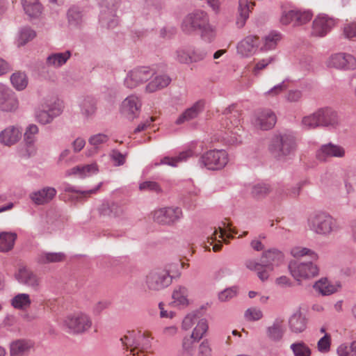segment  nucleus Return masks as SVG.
<instances>
[{"label":"nucleus","instance_id":"obj_31","mask_svg":"<svg viewBox=\"0 0 356 356\" xmlns=\"http://www.w3.org/2000/svg\"><path fill=\"white\" fill-rule=\"evenodd\" d=\"M193 154V151L191 149H188L181 152L177 156L172 157L165 156L161 159L159 163H155V165H168L171 167H177L179 163L184 162L188 159L192 157Z\"/></svg>","mask_w":356,"mask_h":356},{"label":"nucleus","instance_id":"obj_26","mask_svg":"<svg viewBox=\"0 0 356 356\" xmlns=\"http://www.w3.org/2000/svg\"><path fill=\"white\" fill-rule=\"evenodd\" d=\"M22 137V131L18 127L9 126L0 133V143L6 146L17 143Z\"/></svg>","mask_w":356,"mask_h":356},{"label":"nucleus","instance_id":"obj_3","mask_svg":"<svg viewBox=\"0 0 356 356\" xmlns=\"http://www.w3.org/2000/svg\"><path fill=\"white\" fill-rule=\"evenodd\" d=\"M307 229L315 234L327 237L340 229L338 220L329 213L316 211L310 213L307 219Z\"/></svg>","mask_w":356,"mask_h":356},{"label":"nucleus","instance_id":"obj_2","mask_svg":"<svg viewBox=\"0 0 356 356\" xmlns=\"http://www.w3.org/2000/svg\"><path fill=\"white\" fill-rule=\"evenodd\" d=\"M284 258L281 251L273 248L263 252L260 262L249 259L245 261V266L248 269L255 271L259 280L264 282L268 279L270 273L283 263Z\"/></svg>","mask_w":356,"mask_h":356},{"label":"nucleus","instance_id":"obj_5","mask_svg":"<svg viewBox=\"0 0 356 356\" xmlns=\"http://www.w3.org/2000/svg\"><path fill=\"white\" fill-rule=\"evenodd\" d=\"M90 316L82 312L68 314L63 321V327L69 334H81L88 332L92 327Z\"/></svg>","mask_w":356,"mask_h":356},{"label":"nucleus","instance_id":"obj_35","mask_svg":"<svg viewBox=\"0 0 356 356\" xmlns=\"http://www.w3.org/2000/svg\"><path fill=\"white\" fill-rule=\"evenodd\" d=\"M66 15L68 24L71 27H79L83 23V11L76 6H71L67 10Z\"/></svg>","mask_w":356,"mask_h":356},{"label":"nucleus","instance_id":"obj_51","mask_svg":"<svg viewBox=\"0 0 356 356\" xmlns=\"http://www.w3.org/2000/svg\"><path fill=\"white\" fill-rule=\"evenodd\" d=\"M291 254L294 257H300L308 255L313 261H316L318 258V254L316 252L309 248L302 247H295L292 248Z\"/></svg>","mask_w":356,"mask_h":356},{"label":"nucleus","instance_id":"obj_33","mask_svg":"<svg viewBox=\"0 0 356 356\" xmlns=\"http://www.w3.org/2000/svg\"><path fill=\"white\" fill-rule=\"evenodd\" d=\"M171 82V79L166 74L156 76L145 87L147 92H154L167 87Z\"/></svg>","mask_w":356,"mask_h":356},{"label":"nucleus","instance_id":"obj_53","mask_svg":"<svg viewBox=\"0 0 356 356\" xmlns=\"http://www.w3.org/2000/svg\"><path fill=\"white\" fill-rule=\"evenodd\" d=\"M208 330V324L206 319H200L192 332V337L195 340H200Z\"/></svg>","mask_w":356,"mask_h":356},{"label":"nucleus","instance_id":"obj_54","mask_svg":"<svg viewBox=\"0 0 356 356\" xmlns=\"http://www.w3.org/2000/svg\"><path fill=\"white\" fill-rule=\"evenodd\" d=\"M270 191V186L264 183H259L253 186L252 189V194L254 197L260 198L263 197Z\"/></svg>","mask_w":356,"mask_h":356},{"label":"nucleus","instance_id":"obj_41","mask_svg":"<svg viewBox=\"0 0 356 356\" xmlns=\"http://www.w3.org/2000/svg\"><path fill=\"white\" fill-rule=\"evenodd\" d=\"M80 108L83 115L87 118H90L96 113V102L92 97H85L80 103Z\"/></svg>","mask_w":356,"mask_h":356},{"label":"nucleus","instance_id":"obj_22","mask_svg":"<svg viewBox=\"0 0 356 356\" xmlns=\"http://www.w3.org/2000/svg\"><path fill=\"white\" fill-rule=\"evenodd\" d=\"M240 124V119H236L234 122L230 121L229 123H228L227 120H225V122L222 123V125L227 129L228 132L226 133L227 136L225 139L229 144L238 145L241 143V132H243V131L239 127Z\"/></svg>","mask_w":356,"mask_h":356},{"label":"nucleus","instance_id":"obj_16","mask_svg":"<svg viewBox=\"0 0 356 356\" xmlns=\"http://www.w3.org/2000/svg\"><path fill=\"white\" fill-rule=\"evenodd\" d=\"M336 22L326 15H318L312 23V35L324 37L335 26Z\"/></svg>","mask_w":356,"mask_h":356},{"label":"nucleus","instance_id":"obj_62","mask_svg":"<svg viewBox=\"0 0 356 356\" xmlns=\"http://www.w3.org/2000/svg\"><path fill=\"white\" fill-rule=\"evenodd\" d=\"M108 140V136L104 134H98L92 136L89 140V143L95 148H98V147L106 143Z\"/></svg>","mask_w":356,"mask_h":356},{"label":"nucleus","instance_id":"obj_59","mask_svg":"<svg viewBox=\"0 0 356 356\" xmlns=\"http://www.w3.org/2000/svg\"><path fill=\"white\" fill-rule=\"evenodd\" d=\"M197 341L198 340H195L193 337H192V334L190 337L184 338L182 341L183 356H192L193 343Z\"/></svg>","mask_w":356,"mask_h":356},{"label":"nucleus","instance_id":"obj_37","mask_svg":"<svg viewBox=\"0 0 356 356\" xmlns=\"http://www.w3.org/2000/svg\"><path fill=\"white\" fill-rule=\"evenodd\" d=\"M65 255L63 252H42L38 254L35 260L39 264L58 263L64 261Z\"/></svg>","mask_w":356,"mask_h":356},{"label":"nucleus","instance_id":"obj_25","mask_svg":"<svg viewBox=\"0 0 356 356\" xmlns=\"http://www.w3.org/2000/svg\"><path fill=\"white\" fill-rule=\"evenodd\" d=\"M285 328L284 321L282 318H275L272 325L268 326L266 329L267 338L273 342L280 341L284 335Z\"/></svg>","mask_w":356,"mask_h":356},{"label":"nucleus","instance_id":"obj_30","mask_svg":"<svg viewBox=\"0 0 356 356\" xmlns=\"http://www.w3.org/2000/svg\"><path fill=\"white\" fill-rule=\"evenodd\" d=\"M140 337V331L131 330L127 331L120 339L122 345L128 350L129 349L130 354L135 355L136 354L137 339Z\"/></svg>","mask_w":356,"mask_h":356},{"label":"nucleus","instance_id":"obj_12","mask_svg":"<svg viewBox=\"0 0 356 356\" xmlns=\"http://www.w3.org/2000/svg\"><path fill=\"white\" fill-rule=\"evenodd\" d=\"M172 280L169 272L165 269H158L150 272L147 276L146 284L149 289L159 291L168 286Z\"/></svg>","mask_w":356,"mask_h":356},{"label":"nucleus","instance_id":"obj_21","mask_svg":"<svg viewBox=\"0 0 356 356\" xmlns=\"http://www.w3.org/2000/svg\"><path fill=\"white\" fill-rule=\"evenodd\" d=\"M55 188L45 186L29 194L30 200L35 205H44L49 203L56 195Z\"/></svg>","mask_w":356,"mask_h":356},{"label":"nucleus","instance_id":"obj_20","mask_svg":"<svg viewBox=\"0 0 356 356\" xmlns=\"http://www.w3.org/2000/svg\"><path fill=\"white\" fill-rule=\"evenodd\" d=\"M142 104L140 98L131 95L124 99L121 105V113L129 120L138 117Z\"/></svg>","mask_w":356,"mask_h":356},{"label":"nucleus","instance_id":"obj_11","mask_svg":"<svg viewBox=\"0 0 356 356\" xmlns=\"http://www.w3.org/2000/svg\"><path fill=\"white\" fill-rule=\"evenodd\" d=\"M182 216V210L177 207L161 208L153 212L154 221L163 225H173Z\"/></svg>","mask_w":356,"mask_h":356},{"label":"nucleus","instance_id":"obj_57","mask_svg":"<svg viewBox=\"0 0 356 356\" xmlns=\"http://www.w3.org/2000/svg\"><path fill=\"white\" fill-rule=\"evenodd\" d=\"M39 129L37 125L30 124L26 128L24 133V141L25 143H32L36 140V135L38 134Z\"/></svg>","mask_w":356,"mask_h":356},{"label":"nucleus","instance_id":"obj_45","mask_svg":"<svg viewBox=\"0 0 356 356\" xmlns=\"http://www.w3.org/2000/svg\"><path fill=\"white\" fill-rule=\"evenodd\" d=\"M10 81L13 86L19 91L26 88L28 84L26 75L21 72L13 73L10 76Z\"/></svg>","mask_w":356,"mask_h":356},{"label":"nucleus","instance_id":"obj_58","mask_svg":"<svg viewBox=\"0 0 356 356\" xmlns=\"http://www.w3.org/2000/svg\"><path fill=\"white\" fill-rule=\"evenodd\" d=\"M176 59L181 63L188 64L191 63V57L190 56V48H179L176 52Z\"/></svg>","mask_w":356,"mask_h":356},{"label":"nucleus","instance_id":"obj_55","mask_svg":"<svg viewBox=\"0 0 356 356\" xmlns=\"http://www.w3.org/2000/svg\"><path fill=\"white\" fill-rule=\"evenodd\" d=\"M238 293L237 286L227 288L218 293V300L220 302H227L236 297Z\"/></svg>","mask_w":356,"mask_h":356},{"label":"nucleus","instance_id":"obj_47","mask_svg":"<svg viewBox=\"0 0 356 356\" xmlns=\"http://www.w3.org/2000/svg\"><path fill=\"white\" fill-rule=\"evenodd\" d=\"M187 296V289L184 286H179L172 293L174 302L177 305H186L188 304Z\"/></svg>","mask_w":356,"mask_h":356},{"label":"nucleus","instance_id":"obj_18","mask_svg":"<svg viewBox=\"0 0 356 356\" xmlns=\"http://www.w3.org/2000/svg\"><path fill=\"white\" fill-rule=\"evenodd\" d=\"M328 66L341 70H355L356 68V58L349 54H335L330 57Z\"/></svg>","mask_w":356,"mask_h":356},{"label":"nucleus","instance_id":"obj_1","mask_svg":"<svg viewBox=\"0 0 356 356\" xmlns=\"http://www.w3.org/2000/svg\"><path fill=\"white\" fill-rule=\"evenodd\" d=\"M181 29L188 35L198 30L201 32L202 37L208 42H211L216 36L215 29L209 24L207 13L201 10H196L186 15L181 22Z\"/></svg>","mask_w":356,"mask_h":356},{"label":"nucleus","instance_id":"obj_40","mask_svg":"<svg viewBox=\"0 0 356 356\" xmlns=\"http://www.w3.org/2000/svg\"><path fill=\"white\" fill-rule=\"evenodd\" d=\"M10 304L15 309L26 310L31 306V300L27 293H18L11 299Z\"/></svg>","mask_w":356,"mask_h":356},{"label":"nucleus","instance_id":"obj_38","mask_svg":"<svg viewBox=\"0 0 356 356\" xmlns=\"http://www.w3.org/2000/svg\"><path fill=\"white\" fill-rule=\"evenodd\" d=\"M17 234L13 232L0 233V252H8L13 249Z\"/></svg>","mask_w":356,"mask_h":356},{"label":"nucleus","instance_id":"obj_36","mask_svg":"<svg viewBox=\"0 0 356 356\" xmlns=\"http://www.w3.org/2000/svg\"><path fill=\"white\" fill-rule=\"evenodd\" d=\"M100 214L108 217H120L124 213V208L120 204L112 203H104L99 208Z\"/></svg>","mask_w":356,"mask_h":356},{"label":"nucleus","instance_id":"obj_8","mask_svg":"<svg viewBox=\"0 0 356 356\" xmlns=\"http://www.w3.org/2000/svg\"><path fill=\"white\" fill-rule=\"evenodd\" d=\"M291 275L298 281L301 278L309 279L318 275L319 268L312 261L300 262L291 261L289 264Z\"/></svg>","mask_w":356,"mask_h":356},{"label":"nucleus","instance_id":"obj_9","mask_svg":"<svg viewBox=\"0 0 356 356\" xmlns=\"http://www.w3.org/2000/svg\"><path fill=\"white\" fill-rule=\"evenodd\" d=\"M60 113L61 109L55 102L47 100L35 109V117L38 122L44 125L51 123Z\"/></svg>","mask_w":356,"mask_h":356},{"label":"nucleus","instance_id":"obj_42","mask_svg":"<svg viewBox=\"0 0 356 356\" xmlns=\"http://www.w3.org/2000/svg\"><path fill=\"white\" fill-rule=\"evenodd\" d=\"M314 288L323 296H329L337 291V287L331 284L327 278H322L317 281Z\"/></svg>","mask_w":356,"mask_h":356},{"label":"nucleus","instance_id":"obj_43","mask_svg":"<svg viewBox=\"0 0 356 356\" xmlns=\"http://www.w3.org/2000/svg\"><path fill=\"white\" fill-rule=\"evenodd\" d=\"M153 337L150 336L148 332L140 331V337L137 339V348L138 354L139 352L145 353L149 352L152 348V341Z\"/></svg>","mask_w":356,"mask_h":356},{"label":"nucleus","instance_id":"obj_4","mask_svg":"<svg viewBox=\"0 0 356 356\" xmlns=\"http://www.w3.org/2000/svg\"><path fill=\"white\" fill-rule=\"evenodd\" d=\"M297 146L295 134L291 131H285L273 135L268 149L275 157L281 159L294 154Z\"/></svg>","mask_w":356,"mask_h":356},{"label":"nucleus","instance_id":"obj_56","mask_svg":"<svg viewBox=\"0 0 356 356\" xmlns=\"http://www.w3.org/2000/svg\"><path fill=\"white\" fill-rule=\"evenodd\" d=\"M244 316L248 321H256L263 318V312L257 307H250L245 312Z\"/></svg>","mask_w":356,"mask_h":356},{"label":"nucleus","instance_id":"obj_64","mask_svg":"<svg viewBox=\"0 0 356 356\" xmlns=\"http://www.w3.org/2000/svg\"><path fill=\"white\" fill-rule=\"evenodd\" d=\"M212 350L207 340H204L198 348L197 356H211Z\"/></svg>","mask_w":356,"mask_h":356},{"label":"nucleus","instance_id":"obj_60","mask_svg":"<svg viewBox=\"0 0 356 356\" xmlns=\"http://www.w3.org/2000/svg\"><path fill=\"white\" fill-rule=\"evenodd\" d=\"M102 183L100 182L95 188L88 190V191H77L74 188V187L69 184H65L63 190L65 192H74L76 193H80L84 196H86L88 195L95 194L97 192V191L102 186Z\"/></svg>","mask_w":356,"mask_h":356},{"label":"nucleus","instance_id":"obj_50","mask_svg":"<svg viewBox=\"0 0 356 356\" xmlns=\"http://www.w3.org/2000/svg\"><path fill=\"white\" fill-rule=\"evenodd\" d=\"M339 356H356V341L341 344L337 348Z\"/></svg>","mask_w":356,"mask_h":356},{"label":"nucleus","instance_id":"obj_19","mask_svg":"<svg viewBox=\"0 0 356 356\" xmlns=\"http://www.w3.org/2000/svg\"><path fill=\"white\" fill-rule=\"evenodd\" d=\"M345 154L346 151L342 146L329 143L320 147L316 152V157L320 161H326L332 157L343 158Z\"/></svg>","mask_w":356,"mask_h":356},{"label":"nucleus","instance_id":"obj_32","mask_svg":"<svg viewBox=\"0 0 356 356\" xmlns=\"http://www.w3.org/2000/svg\"><path fill=\"white\" fill-rule=\"evenodd\" d=\"M71 55L70 51L51 54L46 59V65L49 67L58 68L67 63Z\"/></svg>","mask_w":356,"mask_h":356},{"label":"nucleus","instance_id":"obj_48","mask_svg":"<svg viewBox=\"0 0 356 356\" xmlns=\"http://www.w3.org/2000/svg\"><path fill=\"white\" fill-rule=\"evenodd\" d=\"M280 39L281 35L280 33L276 31L270 33L265 37L264 47H261V49L268 51L275 49Z\"/></svg>","mask_w":356,"mask_h":356},{"label":"nucleus","instance_id":"obj_7","mask_svg":"<svg viewBox=\"0 0 356 356\" xmlns=\"http://www.w3.org/2000/svg\"><path fill=\"white\" fill-rule=\"evenodd\" d=\"M228 154L224 149H212L204 153L199 159V165L209 170L222 169L228 163Z\"/></svg>","mask_w":356,"mask_h":356},{"label":"nucleus","instance_id":"obj_14","mask_svg":"<svg viewBox=\"0 0 356 356\" xmlns=\"http://www.w3.org/2000/svg\"><path fill=\"white\" fill-rule=\"evenodd\" d=\"M15 278L19 283L30 287L37 291L40 286V279L36 273L26 266H20L15 273Z\"/></svg>","mask_w":356,"mask_h":356},{"label":"nucleus","instance_id":"obj_27","mask_svg":"<svg viewBox=\"0 0 356 356\" xmlns=\"http://www.w3.org/2000/svg\"><path fill=\"white\" fill-rule=\"evenodd\" d=\"M307 320L300 309L296 311L289 319L290 330L296 334L304 332L307 328Z\"/></svg>","mask_w":356,"mask_h":356},{"label":"nucleus","instance_id":"obj_34","mask_svg":"<svg viewBox=\"0 0 356 356\" xmlns=\"http://www.w3.org/2000/svg\"><path fill=\"white\" fill-rule=\"evenodd\" d=\"M24 13L30 18H38L42 13V6L38 0H22Z\"/></svg>","mask_w":356,"mask_h":356},{"label":"nucleus","instance_id":"obj_24","mask_svg":"<svg viewBox=\"0 0 356 356\" xmlns=\"http://www.w3.org/2000/svg\"><path fill=\"white\" fill-rule=\"evenodd\" d=\"M204 107V101L196 102L177 118L175 124L179 125L196 118L203 111Z\"/></svg>","mask_w":356,"mask_h":356},{"label":"nucleus","instance_id":"obj_10","mask_svg":"<svg viewBox=\"0 0 356 356\" xmlns=\"http://www.w3.org/2000/svg\"><path fill=\"white\" fill-rule=\"evenodd\" d=\"M154 73V71L149 67L134 68L127 73L124 84L128 88H134L149 80Z\"/></svg>","mask_w":356,"mask_h":356},{"label":"nucleus","instance_id":"obj_46","mask_svg":"<svg viewBox=\"0 0 356 356\" xmlns=\"http://www.w3.org/2000/svg\"><path fill=\"white\" fill-rule=\"evenodd\" d=\"M318 120L319 118H318L316 111L309 115L304 116L301 121L302 129L311 130L321 127Z\"/></svg>","mask_w":356,"mask_h":356},{"label":"nucleus","instance_id":"obj_28","mask_svg":"<svg viewBox=\"0 0 356 356\" xmlns=\"http://www.w3.org/2000/svg\"><path fill=\"white\" fill-rule=\"evenodd\" d=\"M97 165L95 163L86 165H80L67 170L66 176L76 175L81 179L86 178L98 172Z\"/></svg>","mask_w":356,"mask_h":356},{"label":"nucleus","instance_id":"obj_44","mask_svg":"<svg viewBox=\"0 0 356 356\" xmlns=\"http://www.w3.org/2000/svg\"><path fill=\"white\" fill-rule=\"evenodd\" d=\"M293 356H311L312 350L303 341H297L290 345Z\"/></svg>","mask_w":356,"mask_h":356},{"label":"nucleus","instance_id":"obj_15","mask_svg":"<svg viewBox=\"0 0 356 356\" xmlns=\"http://www.w3.org/2000/svg\"><path fill=\"white\" fill-rule=\"evenodd\" d=\"M19 106V102L15 92L3 84H0V110L14 112Z\"/></svg>","mask_w":356,"mask_h":356},{"label":"nucleus","instance_id":"obj_6","mask_svg":"<svg viewBox=\"0 0 356 356\" xmlns=\"http://www.w3.org/2000/svg\"><path fill=\"white\" fill-rule=\"evenodd\" d=\"M122 0H104L100 5L99 22L102 26L113 29L118 25L119 17L117 15Z\"/></svg>","mask_w":356,"mask_h":356},{"label":"nucleus","instance_id":"obj_61","mask_svg":"<svg viewBox=\"0 0 356 356\" xmlns=\"http://www.w3.org/2000/svg\"><path fill=\"white\" fill-rule=\"evenodd\" d=\"M330 345L331 337L329 334L325 333V335L318 340L317 348L321 353H327L330 349Z\"/></svg>","mask_w":356,"mask_h":356},{"label":"nucleus","instance_id":"obj_49","mask_svg":"<svg viewBox=\"0 0 356 356\" xmlns=\"http://www.w3.org/2000/svg\"><path fill=\"white\" fill-rule=\"evenodd\" d=\"M313 14L309 10H295L294 24L293 26H301L312 18Z\"/></svg>","mask_w":356,"mask_h":356},{"label":"nucleus","instance_id":"obj_23","mask_svg":"<svg viewBox=\"0 0 356 356\" xmlns=\"http://www.w3.org/2000/svg\"><path fill=\"white\" fill-rule=\"evenodd\" d=\"M259 44V39L254 35H248L237 45V52L243 57L253 54Z\"/></svg>","mask_w":356,"mask_h":356},{"label":"nucleus","instance_id":"obj_63","mask_svg":"<svg viewBox=\"0 0 356 356\" xmlns=\"http://www.w3.org/2000/svg\"><path fill=\"white\" fill-rule=\"evenodd\" d=\"M139 189L140 191H149L159 193L161 191V188L159 184L156 181H146L139 185Z\"/></svg>","mask_w":356,"mask_h":356},{"label":"nucleus","instance_id":"obj_29","mask_svg":"<svg viewBox=\"0 0 356 356\" xmlns=\"http://www.w3.org/2000/svg\"><path fill=\"white\" fill-rule=\"evenodd\" d=\"M33 347L31 341L20 339L13 341L10 345V356H28Z\"/></svg>","mask_w":356,"mask_h":356},{"label":"nucleus","instance_id":"obj_17","mask_svg":"<svg viewBox=\"0 0 356 356\" xmlns=\"http://www.w3.org/2000/svg\"><path fill=\"white\" fill-rule=\"evenodd\" d=\"M321 127L337 128L340 124V118L336 111L330 107H323L316 110Z\"/></svg>","mask_w":356,"mask_h":356},{"label":"nucleus","instance_id":"obj_39","mask_svg":"<svg viewBox=\"0 0 356 356\" xmlns=\"http://www.w3.org/2000/svg\"><path fill=\"white\" fill-rule=\"evenodd\" d=\"M249 0H239L238 1V17L236 24L239 28L243 27L249 17L250 12Z\"/></svg>","mask_w":356,"mask_h":356},{"label":"nucleus","instance_id":"obj_13","mask_svg":"<svg viewBox=\"0 0 356 356\" xmlns=\"http://www.w3.org/2000/svg\"><path fill=\"white\" fill-rule=\"evenodd\" d=\"M277 121L275 114L270 109L261 108L255 111L252 122L255 127L262 129H272Z\"/></svg>","mask_w":356,"mask_h":356},{"label":"nucleus","instance_id":"obj_52","mask_svg":"<svg viewBox=\"0 0 356 356\" xmlns=\"http://www.w3.org/2000/svg\"><path fill=\"white\" fill-rule=\"evenodd\" d=\"M35 36L36 33L34 30L29 27H24L20 31L18 38V44L24 45L29 41L32 40Z\"/></svg>","mask_w":356,"mask_h":356}]
</instances>
